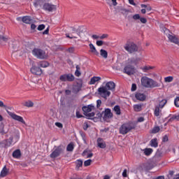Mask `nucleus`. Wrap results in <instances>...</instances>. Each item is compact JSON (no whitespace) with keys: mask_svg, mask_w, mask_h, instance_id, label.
Wrapping results in <instances>:
<instances>
[{"mask_svg":"<svg viewBox=\"0 0 179 179\" xmlns=\"http://www.w3.org/2000/svg\"><path fill=\"white\" fill-rule=\"evenodd\" d=\"M133 19L134 20H139L141 19V15H139V14H135L133 15Z\"/></svg>","mask_w":179,"mask_h":179,"instance_id":"obj_46","label":"nucleus"},{"mask_svg":"<svg viewBox=\"0 0 179 179\" xmlns=\"http://www.w3.org/2000/svg\"><path fill=\"white\" fill-rule=\"evenodd\" d=\"M98 94L103 97V99H107V97H110L111 92L108 91L106 87H101L98 88Z\"/></svg>","mask_w":179,"mask_h":179,"instance_id":"obj_10","label":"nucleus"},{"mask_svg":"<svg viewBox=\"0 0 179 179\" xmlns=\"http://www.w3.org/2000/svg\"><path fill=\"white\" fill-rule=\"evenodd\" d=\"M141 85L147 89H153V87H160V84L149 77L143 76L141 79Z\"/></svg>","mask_w":179,"mask_h":179,"instance_id":"obj_2","label":"nucleus"},{"mask_svg":"<svg viewBox=\"0 0 179 179\" xmlns=\"http://www.w3.org/2000/svg\"><path fill=\"white\" fill-rule=\"evenodd\" d=\"M83 156H87V159H90V157H93V153H88L87 150H84L83 152Z\"/></svg>","mask_w":179,"mask_h":179,"instance_id":"obj_37","label":"nucleus"},{"mask_svg":"<svg viewBox=\"0 0 179 179\" xmlns=\"http://www.w3.org/2000/svg\"><path fill=\"white\" fill-rule=\"evenodd\" d=\"M90 48L91 50V52H92L95 55H99V52H97V50L96 49V47H94V45L93 43L90 44Z\"/></svg>","mask_w":179,"mask_h":179,"instance_id":"obj_28","label":"nucleus"},{"mask_svg":"<svg viewBox=\"0 0 179 179\" xmlns=\"http://www.w3.org/2000/svg\"><path fill=\"white\" fill-rule=\"evenodd\" d=\"M105 87H106L108 90L113 91L115 89V83L113 81H109L106 84Z\"/></svg>","mask_w":179,"mask_h":179,"instance_id":"obj_21","label":"nucleus"},{"mask_svg":"<svg viewBox=\"0 0 179 179\" xmlns=\"http://www.w3.org/2000/svg\"><path fill=\"white\" fill-rule=\"evenodd\" d=\"M169 117H171L168 122H173V121H179V113L176 115H170Z\"/></svg>","mask_w":179,"mask_h":179,"instance_id":"obj_23","label":"nucleus"},{"mask_svg":"<svg viewBox=\"0 0 179 179\" xmlns=\"http://www.w3.org/2000/svg\"><path fill=\"white\" fill-rule=\"evenodd\" d=\"M6 129H5V124H3V123H1L0 124V134L1 135H5V134H6Z\"/></svg>","mask_w":179,"mask_h":179,"instance_id":"obj_32","label":"nucleus"},{"mask_svg":"<svg viewBox=\"0 0 179 179\" xmlns=\"http://www.w3.org/2000/svg\"><path fill=\"white\" fill-rule=\"evenodd\" d=\"M45 29V25L44 24H40L38 27V30L39 31H41V30H44Z\"/></svg>","mask_w":179,"mask_h":179,"instance_id":"obj_45","label":"nucleus"},{"mask_svg":"<svg viewBox=\"0 0 179 179\" xmlns=\"http://www.w3.org/2000/svg\"><path fill=\"white\" fill-rule=\"evenodd\" d=\"M31 72L33 73V75H41V73H43V70H41L40 67L34 66L31 69Z\"/></svg>","mask_w":179,"mask_h":179,"instance_id":"obj_16","label":"nucleus"},{"mask_svg":"<svg viewBox=\"0 0 179 179\" xmlns=\"http://www.w3.org/2000/svg\"><path fill=\"white\" fill-rule=\"evenodd\" d=\"M153 150L152 148H145L144 150V154L145 155V156H150Z\"/></svg>","mask_w":179,"mask_h":179,"instance_id":"obj_36","label":"nucleus"},{"mask_svg":"<svg viewBox=\"0 0 179 179\" xmlns=\"http://www.w3.org/2000/svg\"><path fill=\"white\" fill-rule=\"evenodd\" d=\"M92 38H94V40H97V38H100V36L97 35H92Z\"/></svg>","mask_w":179,"mask_h":179,"instance_id":"obj_61","label":"nucleus"},{"mask_svg":"<svg viewBox=\"0 0 179 179\" xmlns=\"http://www.w3.org/2000/svg\"><path fill=\"white\" fill-rule=\"evenodd\" d=\"M122 177H124V178L127 177V169H124L122 172Z\"/></svg>","mask_w":179,"mask_h":179,"instance_id":"obj_59","label":"nucleus"},{"mask_svg":"<svg viewBox=\"0 0 179 179\" xmlns=\"http://www.w3.org/2000/svg\"><path fill=\"white\" fill-rule=\"evenodd\" d=\"M173 79H174L173 76H168L164 78V81L168 83H170V82H173Z\"/></svg>","mask_w":179,"mask_h":179,"instance_id":"obj_42","label":"nucleus"},{"mask_svg":"<svg viewBox=\"0 0 179 179\" xmlns=\"http://www.w3.org/2000/svg\"><path fill=\"white\" fill-rule=\"evenodd\" d=\"M75 75L78 77L80 76L81 73H80V71H75Z\"/></svg>","mask_w":179,"mask_h":179,"instance_id":"obj_60","label":"nucleus"},{"mask_svg":"<svg viewBox=\"0 0 179 179\" xmlns=\"http://www.w3.org/2000/svg\"><path fill=\"white\" fill-rule=\"evenodd\" d=\"M155 179H164V176H158Z\"/></svg>","mask_w":179,"mask_h":179,"instance_id":"obj_64","label":"nucleus"},{"mask_svg":"<svg viewBox=\"0 0 179 179\" xmlns=\"http://www.w3.org/2000/svg\"><path fill=\"white\" fill-rule=\"evenodd\" d=\"M0 107H3V108H5V110H6L8 108V106L5 104H3V102L2 101H0Z\"/></svg>","mask_w":179,"mask_h":179,"instance_id":"obj_52","label":"nucleus"},{"mask_svg":"<svg viewBox=\"0 0 179 179\" xmlns=\"http://www.w3.org/2000/svg\"><path fill=\"white\" fill-rule=\"evenodd\" d=\"M25 107H33L34 106V103L31 101H26L24 104Z\"/></svg>","mask_w":179,"mask_h":179,"instance_id":"obj_41","label":"nucleus"},{"mask_svg":"<svg viewBox=\"0 0 179 179\" xmlns=\"http://www.w3.org/2000/svg\"><path fill=\"white\" fill-rule=\"evenodd\" d=\"M43 9L44 10H48V12H54L57 10V5L45 3L43 6Z\"/></svg>","mask_w":179,"mask_h":179,"instance_id":"obj_14","label":"nucleus"},{"mask_svg":"<svg viewBox=\"0 0 179 179\" xmlns=\"http://www.w3.org/2000/svg\"><path fill=\"white\" fill-rule=\"evenodd\" d=\"M8 115L13 118V120H15V121H18V122H21V124H26V122H24V120L21 117L19 116L12 112H9V110H6Z\"/></svg>","mask_w":179,"mask_h":179,"instance_id":"obj_13","label":"nucleus"},{"mask_svg":"<svg viewBox=\"0 0 179 179\" xmlns=\"http://www.w3.org/2000/svg\"><path fill=\"white\" fill-rule=\"evenodd\" d=\"M100 55L103 58L106 59L108 57V53L103 49L100 50Z\"/></svg>","mask_w":179,"mask_h":179,"instance_id":"obj_34","label":"nucleus"},{"mask_svg":"<svg viewBox=\"0 0 179 179\" xmlns=\"http://www.w3.org/2000/svg\"><path fill=\"white\" fill-rule=\"evenodd\" d=\"M166 36L171 43H173V44H176V45L179 46V38L176 36V35H171L170 34Z\"/></svg>","mask_w":179,"mask_h":179,"instance_id":"obj_15","label":"nucleus"},{"mask_svg":"<svg viewBox=\"0 0 179 179\" xmlns=\"http://www.w3.org/2000/svg\"><path fill=\"white\" fill-rule=\"evenodd\" d=\"M169 141V136H167V135H165L163 138H162V142H167Z\"/></svg>","mask_w":179,"mask_h":179,"instance_id":"obj_53","label":"nucleus"},{"mask_svg":"<svg viewBox=\"0 0 179 179\" xmlns=\"http://www.w3.org/2000/svg\"><path fill=\"white\" fill-rule=\"evenodd\" d=\"M90 164H92V159H88L84 162L85 167H87L88 166H90Z\"/></svg>","mask_w":179,"mask_h":179,"instance_id":"obj_43","label":"nucleus"},{"mask_svg":"<svg viewBox=\"0 0 179 179\" xmlns=\"http://www.w3.org/2000/svg\"><path fill=\"white\" fill-rule=\"evenodd\" d=\"M97 145L98 147L100 148L101 149H106V147L107 146L106 142L101 138H99L97 139Z\"/></svg>","mask_w":179,"mask_h":179,"instance_id":"obj_19","label":"nucleus"},{"mask_svg":"<svg viewBox=\"0 0 179 179\" xmlns=\"http://www.w3.org/2000/svg\"><path fill=\"white\" fill-rule=\"evenodd\" d=\"M76 117L77 118H82L83 117L82 115H80V112L76 111Z\"/></svg>","mask_w":179,"mask_h":179,"instance_id":"obj_56","label":"nucleus"},{"mask_svg":"<svg viewBox=\"0 0 179 179\" xmlns=\"http://www.w3.org/2000/svg\"><path fill=\"white\" fill-rule=\"evenodd\" d=\"M124 48L129 54H132L138 51V46L133 42H127L124 46Z\"/></svg>","mask_w":179,"mask_h":179,"instance_id":"obj_6","label":"nucleus"},{"mask_svg":"<svg viewBox=\"0 0 179 179\" xmlns=\"http://www.w3.org/2000/svg\"><path fill=\"white\" fill-rule=\"evenodd\" d=\"M93 110H94V106L93 105H88L87 106L83 107V111L87 117H94V113H91Z\"/></svg>","mask_w":179,"mask_h":179,"instance_id":"obj_9","label":"nucleus"},{"mask_svg":"<svg viewBox=\"0 0 179 179\" xmlns=\"http://www.w3.org/2000/svg\"><path fill=\"white\" fill-rule=\"evenodd\" d=\"M21 156H22V152H20V150H15L13 152V157H14V159H20Z\"/></svg>","mask_w":179,"mask_h":179,"instance_id":"obj_24","label":"nucleus"},{"mask_svg":"<svg viewBox=\"0 0 179 179\" xmlns=\"http://www.w3.org/2000/svg\"><path fill=\"white\" fill-rule=\"evenodd\" d=\"M100 106H101V100L98 99L96 101V107H97V108H99V107H100Z\"/></svg>","mask_w":179,"mask_h":179,"instance_id":"obj_54","label":"nucleus"},{"mask_svg":"<svg viewBox=\"0 0 179 179\" xmlns=\"http://www.w3.org/2000/svg\"><path fill=\"white\" fill-rule=\"evenodd\" d=\"M150 146L152 148H157L159 146V143H157V138H153L150 141Z\"/></svg>","mask_w":179,"mask_h":179,"instance_id":"obj_26","label":"nucleus"},{"mask_svg":"<svg viewBox=\"0 0 179 179\" xmlns=\"http://www.w3.org/2000/svg\"><path fill=\"white\" fill-rule=\"evenodd\" d=\"M160 131V127L156 126L154 127L153 129L151 130V134H157V132Z\"/></svg>","mask_w":179,"mask_h":179,"instance_id":"obj_39","label":"nucleus"},{"mask_svg":"<svg viewBox=\"0 0 179 179\" xmlns=\"http://www.w3.org/2000/svg\"><path fill=\"white\" fill-rule=\"evenodd\" d=\"M141 69L143 71V72H148V71H150V69H155V66H145L141 67Z\"/></svg>","mask_w":179,"mask_h":179,"instance_id":"obj_31","label":"nucleus"},{"mask_svg":"<svg viewBox=\"0 0 179 179\" xmlns=\"http://www.w3.org/2000/svg\"><path fill=\"white\" fill-rule=\"evenodd\" d=\"M36 27H37V26H36V24H31V30H35Z\"/></svg>","mask_w":179,"mask_h":179,"instance_id":"obj_62","label":"nucleus"},{"mask_svg":"<svg viewBox=\"0 0 179 179\" xmlns=\"http://www.w3.org/2000/svg\"><path fill=\"white\" fill-rule=\"evenodd\" d=\"M167 104V99L163 98H158L156 101L154 108V115L159 120L162 118L163 113H162L164 106Z\"/></svg>","mask_w":179,"mask_h":179,"instance_id":"obj_1","label":"nucleus"},{"mask_svg":"<svg viewBox=\"0 0 179 179\" xmlns=\"http://www.w3.org/2000/svg\"><path fill=\"white\" fill-rule=\"evenodd\" d=\"M134 111H136L137 113H139V111H142V104H135L134 105Z\"/></svg>","mask_w":179,"mask_h":179,"instance_id":"obj_30","label":"nucleus"},{"mask_svg":"<svg viewBox=\"0 0 179 179\" xmlns=\"http://www.w3.org/2000/svg\"><path fill=\"white\" fill-rule=\"evenodd\" d=\"M38 66H41V68H48V66H50V64L47 62L46 61H42L38 63Z\"/></svg>","mask_w":179,"mask_h":179,"instance_id":"obj_29","label":"nucleus"},{"mask_svg":"<svg viewBox=\"0 0 179 179\" xmlns=\"http://www.w3.org/2000/svg\"><path fill=\"white\" fill-rule=\"evenodd\" d=\"M59 79L62 82H73L75 76L72 73L63 74L60 76Z\"/></svg>","mask_w":179,"mask_h":179,"instance_id":"obj_11","label":"nucleus"},{"mask_svg":"<svg viewBox=\"0 0 179 179\" xmlns=\"http://www.w3.org/2000/svg\"><path fill=\"white\" fill-rule=\"evenodd\" d=\"M56 127H57L58 128H62V123L60 122H56L55 123Z\"/></svg>","mask_w":179,"mask_h":179,"instance_id":"obj_57","label":"nucleus"},{"mask_svg":"<svg viewBox=\"0 0 179 179\" xmlns=\"http://www.w3.org/2000/svg\"><path fill=\"white\" fill-rule=\"evenodd\" d=\"M138 122H143L145 121V118L143 117H140L138 118Z\"/></svg>","mask_w":179,"mask_h":179,"instance_id":"obj_55","label":"nucleus"},{"mask_svg":"<svg viewBox=\"0 0 179 179\" xmlns=\"http://www.w3.org/2000/svg\"><path fill=\"white\" fill-rule=\"evenodd\" d=\"M76 164L77 170H79V168L83 166V161H82V159H78L76 161Z\"/></svg>","mask_w":179,"mask_h":179,"instance_id":"obj_33","label":"nucleus"},{"mask_svg":"<svg viewBox=\"0 0 179 179\" xmlns=\"http://www.w3.org/2000/svg\"><path fill=\"white\" fill-rule=\"evenodd\" d=\"M139 61H141V59L139 57H136L129 59L127 62L130 64V65H138V64H139Z\"/></svg>","mask_w":179,"mask_h":179,"instance_id":"obj_20","label":"nucleus"},{"mask_svg":"<svg viewBox=\"0 0 179 179\" xmlns=\"http://www.w3.org/2000/svg\"><path fill=\"white\" fill-rule=\"evenodd\" d=\"M1 40L6 43V41H8V40H9V38L8 37H6V36H1Z\"/></svg>","mask_w":179,"mask_h":179,"instance_id":"obj_58","label":"nucleus"},{"mask_svg":"<svg viewBox=\"0 0 179 179\" xmlns=\"http://www.w3.org/2000/svg\"><path fill=\"white\" fill-rule=\"evenodd\" d=\"M9 173L8 169L5 166L1 171L0 177H6L7 174Z\"/></svg>","mask_w":179,"mask_h":179,"instance_id":"obj_27","label":"nucleus"},{"mask_svg":"<svg viewBox=\"0 0 179 179\" xmlns=\"http://www.w3.org/2000/svg\"><path fill=\"white\" fill-rule=\"evenodd\" d=\"M71 34H66V37H67L68 38H71V39L78 38V37L73 35L74 33L78 34V29L75 28L74 27H71Z\"/></svg>","mask_w":179,"mask_h":179,"instance_id":"obj_17","label":"nucleus"},{"mask_svg":"<svg viewBox=\"0 0 179 179\" xmlns=\"http://www.w3.org/2000/svg\"><path fill=\"white\" fill-rule=\"evenodd\" d=\"M62 153H64V148L62 146L59 145L50 154V156L51 159H55L60 156Z\"/></svg>","mask_w":179,"mask_h":179,"instance_id":"obj_12","label":"nucleus"},{"mask_svg":"<svg viewBox=\"0 0 179 179\" xmlns=\"http://www.w3.org/2000/svg\"><path fill=\"white\" fill-rule=\"evenodd\" d=\"M132 129H135V125L133 123H124L120 128V134L127 135Z\"/></svg>","mask_w":179,"mask_h":179,"instance_id":"obj_4","label":"nucleus"},{"mask_svg":"<svg viewBox=\"0 0 179 179\" xmlns=\"http://www.w3.org/2000/svg\"><path fill=\"white\" fill-rule=\"evenodd\" d=\"M87 128H89V124H87V122H84V124H83V130L87 131Z\"/></svg>","mask_w":179,"mask_h":179,"instance_id":"obj_48","label":"nucleus"},{"mask_svg":"<svg viewBox=\"0 0 179 179\" xmlns=\"http://www.w3.org/2000/svg\"><path fill=\"white\" fill-rule=\"evenodd\" d=\"M99 80H101V78L99 76H94L91 78L90 81V85H94L96 82H99Z\"/></svg>","mask_w":179,"mask_h":179,"instance_id":"obj_25","label":"nucleus"},{"mask_svg":"<svg viewBox=\"0 0 179 179\" xmlns=\"http://www.w3.org/2000/svg\"><path fill=\"white\" fill-rule=\"evenodd\" d=\"M107 37H108V34H102L101 36H99V38L101 40H104V38H107Z\"/></svg>","mask_w":179,"mask_h":179,"instance_id":"obj_47","label":"nucleus"},{"mask_svg":"<svg viewBox=\"0 0 179 179\" xmlns=\"http://www.w3.org/2000/svg\"><path fill=\"white\" fill-rule=\"evenodd\" d=\"M20 139V133L19 131H15L14 134L7 140L6 145L10 146L13 143H16Z\"/></svg>","mask_w":179,"mask_h":179,"instance_id":"obj_7","label":"nucleus"},{"mask_svg":"<svg viewBox=\"0 0 179 179\" xmlns=\"http://www.w3.org/2000/svg\"><path fill=\"white\" fill-rule=\"evenodd\" d=\"M86 30V29L84 27H78L77 29V34L78 36H80L81 33H83Z\"/></svg>","mask_w":179,"mask_h":179,"instance_id":"obj_38","label":"nucleus"},{"mask_svg":"<svg viewBox=\"0 0 179 179\" xmlns=\"http://www.w3.org/2000/svg\"><path fill=\"white\" fill-rule=\"evenodd\" d=\"M136 88H137L136 84L135 83L132 84L131 89V92H135L136 90Z\"/></svg>","mask_w":179,"mask_h":179,"instance_id":"obj_49","label":"nucleus"},{"mask_svg":"<svg viewBox=\"0 0 179 179\" xmlns=\"http://www.w3.org/2000/svg\"><path fill=\"white\" fill-rule=\"evenodd\" d=\"M174 104L176 107H179V96H177L174 100Z\"/></svg>","mask_w":179,"mask_h":179,"instance_id":"obj_44","label":"nucleus"},{"mask_svg":"<svg viewBox=\"0 0 179 179\" xmlns=\"http://www.w3.org/2000/svg\"><path fill=\"white\" fill-rule=\"evenodd\" d=\"M140 22L141 23L145 24V23H147L148 20H146V18H145V17H140Z\"/></svg>","mask_w":179,"mask_h":179,"instance_id":"obj_51","label":"nucleus"},{"mask_svg":"<svg viewBox=\"0 0 179 179\" xmlns=\"http://www.w3.org/2000/svg\"><path fill=\"white\" fill-rule=\"evenodd\" d=\"M96 117H98V118H103V121L108 122L110 118H113V113H111V109L106 108L104 111H102V113H97Z\"/></svg>","mask_w":179,"mask_h":179,"instance_id":"obj_5","label":"nucleus"},{"mask_svg":"<svg viewBox=\"0 0 179 179\" xmlns=\"http://www.w3.org/2000/svg\"><path fill=\"white\" fill-rule=\"evenodd\" d=\"M103 44H104V42H103V41H96V45H98V47H101V45H103Z\"/></svg>","mask_w":179,"mask_h":179,"instance_id":"obj_50","label":"nucleus"},{"mask_svg":"<svg viewBox=\"0 0 179 179\" xmlns=\"http://www.w3.org/2000/svg\"><path fill=\"white\" fill-rule=\"evenodd\" d=\"M135 97L137 100H139L140 101H145L146 100V95L143 93L141 92H136L135 94Z\"/></svg>","mask_w":179,"mask_h":179,"instance_id":"obj_18","label":"nucleus"},{"mask_svg":"<svg viewBox=\"0 0 179 179\" xmlns=\"http://www.w3.org/2000/svg\"><path fill=\"white\" fill-rule=\"evenodd\" d=\"M32 54L34 57L38 58V59H47V58H48V54H47L45 50L40 48H34L32 50Z\"/></svg>","mask_w":179,"mask_h":179,"instance_id":"obj_3","label":"nucleus"},{"mask_svg":"<svg viewBox=\"0 0 179 179\" xmlns=\"http://www.w3.org/2000/svg\"><path fill=\"white\" fill-rule=\"evenodd\" d=\"M48 31H50V29L47 28L43 32V34H48Z\"/></svg>","mask_w":179,"mask_h":179,"instance_id":"obj_63","label":"nucleus"},{"mask_svg":"<svg viewBox=\"0 0 179 179\" xmlns=\"http://www.w3.org/2000/svg\"><path fill=\"white\" fill-rule=\"evenodd\" d=\"M22 21L23 23H26V24H30L33 22V19L30 16H24L22 17Z\"/></svg>","mask_w":179,"mask_h":179,"instance_id":"obj_22","label":"nucleus"},{"mask_svg":"<svg viewBox=\"0 0 179 179\" xmlns=\"http://www.w3.org/2000/svg\"><path fill=\"white\" fill-rule=\"evenodd\" d=\"M123 72L124 73H126V75L131 76V75H134V73H135V66L127 62V64L124 66Z\"/></svg>","mask_w":179,"mask_h":179,"instance_id":"obj_8","label":"nucleus"},{"mask_svg":"<svg viewBox=\"0 0 179 179\" xmlns=\"http://www.w3.org/2000/svg\"><path fill=\"white\" fill-rule=\"evenodd\" d=\"M113 110L117 115H121V108H120V106H115Z\"/></svg>","mask_w":179,"mask_h":179,"instance_id":"obj_35","label":"nucleus"},{"mask_svg":"<svg viewBox=\"0 0 179 179\" xmlns=\"http://www.w3.org/2000/svg\"><path fill=\"white\" fill-rule=\"evenodd\" d=\"M67 152H73V143H69L66 147Z\"/></svg>","mask_w":179,"mask_h":179,"instance_id":"obj_40","label":"nucleus"}]
</instances>
